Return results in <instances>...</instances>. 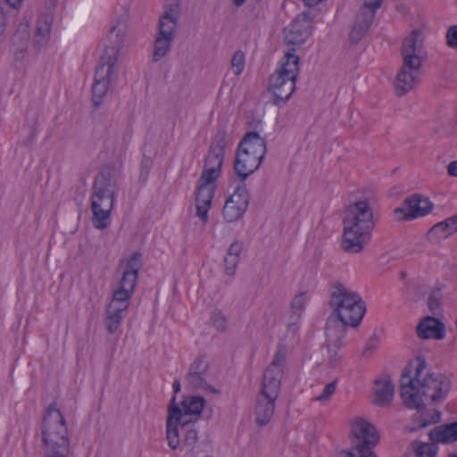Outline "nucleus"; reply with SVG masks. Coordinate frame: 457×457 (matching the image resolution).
<instances>
[{"mask_svg":"<svg viewBox=\"0 0 457 457\" xmlns=\"http://www.w3.org/2000/svg\"><path fill=\"white\" fill-rule=\"evenodd\" d=\"M175 402L176 396L174 395L170 401L166 420V439L171 450L179 448L180 431L193 427L195 423V421L187 419L189 414H185V411Z\"/></svg>","mask_w":457,"mask_h":457,"instance_id":"7","label":"nucleus"},{"mask_svg":"<svg viewBox=\"0 0 457 457\" xmlns=\"http://www.w3.org/2000/svg\"><path fill=\"white\" fill-rule=\"evenodd\" d=\"M344 226L354 229L372 232L374 228L373 212L370 204L364 201H357L350 204L345 212Z\"/></svg>","mask_w":457,"mask_h":457,"instance_id":"8","label":"nucleus"},{"mask_svg":"<svg viewBox=\"0 0 457 457\" xmlns=\"http://www.w3.org/2000/svg\"><path fill=\"white\" fill-rule=\"evenodd\" d=\"M337 382V379H335L332 382L328 383L324 387L323 392L319 396L315 397L314 400L318 402H324L328 400L336 391Z\"/></svg>","mask_w":457,"mask_h":457,"instance_id":"44","label":"nucleus"},{"mask_svg":"<svg viewBox=\"0 0 457 457\" xmlns=\"http://www.w3.org/2000/svg\"><path fill=\"white\" fill-rule=\"evenodd\" d=\"M416 362L413 378L410 366H406L403 370L400 379L401 397L409 409L421 410L425 408V403L420 394L438 403L446 398L451 383L448 378L440 373H428L421 378L427 366L426 360L419 356Z\"/></svg>","mask_w":457,"mask_h":457,"instance_id":"1","label":"nucleus"},{"mask_svg":"<svg viewBox=\"0 0 457 457\" xmlns=\"http://www.w3.org/2000/svg\"><path fill=\"white\" fill-rule=\"evenodd\" d=\"M129 305V303L112 302L111 301L110 303L108 304L106 310L110 311L111 312H115V313H119V314L125 316L127 313Z\"/></svg>","mask_w":457,"mask_h":457,"instance_id":"46","label":"nucleus"},{"mask_svg":"<svg viewBox=\"0 0 457 457\" xmlns=\"http://www.w3.org/2000/svg\"><path fill=\"white\" fill-rule=\"evenodd\" d=\"M96 122L101 126H103L104 130H107L112 127V117L105 112H99L96 116Z\"/></svg>","mask_w":457,"mask_h":457,"instance_id":"50","label":"nucleus"},{"mask_svg":"<svg viewBox=\"0 0 457 457\" xmlns=\"http://www.w3.org/2000/svg\"><path fill=\"white\" fill-rule=\"evenodd\" d=\"M322 0H303L305 5H308L310 7L315 6L319 3H320Z\"/></svg>","mask_w":457,"mask_h":457,"instance_id":"61","label":"nucleus"},{"mask_svg":"<svg viewBox=\"0 0 457 457\" xmlns=\"http://www.w3.org/2000/svg\"><path fill=\"white\" fill-rule=\"evenodd\" d=\"M371 232L354 229L344 226V234L341 242L342 249L348 253H361L369 242Z\"/></svg>","mask_w":457,"mask_h":457,"instance_id":"18","label":"nucleus"},{"mask_svg":"<svg viewBox=\"0 0 457 457\" xmlns=\"http://www.w3.org/2000/svg\"><path fill=\"white\" fill-rule=\"evenodd\" d=\"M231 68L235 75H240L245 68V54L242 51H237L231 60Z\"/></svg>","mask_w":457,"mask_h":457,"instance_id":"40","label":"nucleus"},{"mask_svg":"<svg viewBox=\"0 0 457 457\" xmlns=\"http://www.w3.org/2000/svg\"><path fill=\"white\" fill-rule=\"evenodd\" d=\"M220 175V170L214 167L204 166V169L200 176L198 183L205 185H213V182Z\"/></svg>","mask_w":457,"mask_h":457,"instance_id":"36","label":"nucleus"},{"mask_svg":"<svg viewBox=\"0 0 457 457\" xmlns=\"http://www.w3.org/2000/svg\"><path fill=\"white\" fill-rule=\"evenodd\" d=\"M447 174L457 178V161H453L447 165Z\"/></svg>","mask_w":457,"mask_h":457,"instance_id":"55","label":"nucleus"},{"mask_svg":"<svg viewBox=\"0 0 457 457\" xmlns=\"http://www.w3.org/2000/svg\"><path fill=\"white\" fill-rule=\"evenodd\" d=\"M137 277L138 275L134 272L123 271L119 287L132 293L137 285Z\"/></svg>","mask_w":457,"mask_h":457,"instance_id":"37","label":"nucleus"},{"mask_svg":"<svg viewBox=\"0 0 457 457\" xmlns=\"http://www.w3.org/2000/svg\"><path fill=\"white\" fill-rule=\"evenodd\" d=\"M215 186L199 183L195 192L196 216L204 222L208 220V212L214 196Z\"/></svg>","mask_w":457,"mask_h":457,"instance_id":"20","label":"nucleus"},{"mask_svg":"<svg viewBox=\"0 0 457 457\" xmlns=\"http://www.w3.org/2000/svg\"><path fill=\"white\" fill-rule=\"evenodd\" d=\"M239 262V257L228 256L224 258L225 270L228 275L232 276L235 273L236 268Z\"/></svg>","mask_w":457,"mask_h":457,"instance_id":"48","label":"nucleus"},{"mask_svg":"<svg viewBox=\"0 0 457 457\" xmlns=\"http://www.w3.org/2000/svg\"><path fill=\"white\" fill-rule=\"evenodd\" d=\"M205 400L203 396H187L182 401V411L185 414L199 416L204 407Z\"/></svg>","mask_w":457,"mask_h":457,"instance_id":"31","label":"nucleus"},{"mask_svg":"<svg viewBox=\"0 0 457 457\" xmlns=\"http://www.w3.org/2000/svg\"><path fill=\"white\" fill-rule=\"evenodd\" d=\"M430 423H431L430 421H425V422H423V423L421 424V427H422V428H425V427L428 426Z\"/></svg>","mask_w":457,"mask_h":457,"instance_id":"64","label":"nucleus"},{"mask_svg":"<svg viewBox=\"0 0 457 457\" xmlns=\"http://www.w3.org/2000/svg\"><path fill=\"white\" fill-rule=\"evenodd\" d=\"M116 65L99 61L95 71V80L92 85V102L99 106L106 96L110 83L117 77Z\"/></svg>","mask_w":457,"mask_h":457,"instance_id":"11","label":"nucleus"},{"mask_svg":"<svg viewBox=\"0 0 457 457\" xmlns=\"http://www.w3.org/2000/svg\"><path fill=\"white\" fill-rule=\"evenodd\" d=\"M328 304L332 312L327 319L326 337L338 347L345 336L346 328L360 325L366 304L359 294L341 283L331 286Z\"/></svg>","mask_w":457,"mask_h":457,"instance_id":"2","label":"nucleus"},{"mask_svg":"<svg viewBox=\"0 0 457 457\" xmlns=\"http://www.w3.org/2000/svg\"><path fill=\"white\" fill-rule=\"evenodd\" d=\"M375 383L378 386L381 385L375 392V398L373 403L376 405L384 407L387 406L391 403L394 394H395V386L391 379H386L383 382L379 380H376Z\"/></svg>","mask_w":457,"mask_h":457,"instance_id":"26","label":"nucleus"},{"mask_svg":"<svg viewBox=\"0 0 457 457\" xmlns=\"http://www.w3.org/2000/svg\"><path fill=\"white\" fill-rule=\"evenodd\" d=\"M295 81L296 79L277 71L270 76L268 91L272 94V103L275 105L281 106L291 97L295 89Z\"/></svg>","mask_w":457,"mask_h":457,"instance_id":"13","label":"nucleus"},{"mask_svg":"<svg viewBox=\"0 0 457 457\" xmlns=\"http://www.w3.org/2000/svg\"><path fill=\"white\" fill-rule=\"evenodd\" d=\"M224 156L225 155L212 153L208 150V154L205 157L204 166L212 168L214 167L215 169L221 170L224 162Z\"/></svg>","mask_w":457,"mask_h":457,"instance_id":"41","label":"nucleus"},{"mask_svg":"<svg viewBox=\"0 0 457 457\" xmlns=\"http://www.w3.org/2000/svg\"><path fill=\"white\" fill-rule=\"evenodd\" d=\"M305 305L304 294L296 295L291 302V309L294 312H301Z\"/></svg>","mask_w":457,"mask_h":457,"instance_id":"51","label":"nucleus"},{"mask_svg":"<svg viewBox=\"0 0 457 457\" xmlns=\"http://www.w3.org/2000/svg\"><path fill=\"white\" fill-rule=\"evenodd\" d=\"M125 31L126 17L125 15H120L117 18L115 23L111 27V29L105 39L106 43L104 46V52L101 55L99 61L116 65L120 49L123 46Z\"/></svg>","mask_w":457,"mask_h":457,"instance_id":"10","label":"nucleus"},{"mask_svg":"<svg viewBox=\"0 0 457 457\" xmlns=\"http://www.w3.org/2000/svg\"><path fill=\"white\" fill-rule=\"evenodd\" d=\"M286 360L287 347L284 345H279L272 361L263 374L261 389V395H262V396H267L271 400H277L280 391Z\"/></svg>","mask_w":457,"mask_h":457,"instance_id":"5","label":"nucleus"},{"mask_svg":"<svg viewBox=\"0 0 457 457\" xmlns=\"http://www.w3.org/2000/svg\"><path fill=\"white\" fill-rule=\"evenodd\" d=\"M312 18L310 13L303 12L298 14L289 26L288 31L285 36V42L288 46H300L303 45L311 34ZM295 50V47L292 48Z\"/></svg>","mask_w":457,"mask_h":457,"instance_id":"15","label":"nucleus"},{"mask_svg":"<svg viewBox=\"0 0 457 457\" xmlns=\"http://www.w3.org/2000/svg\"><path fill=\"white\" fill-rule=\"evenodd\" d=\"M417 335L420 338H434L441 340L445 336V324L438 319L427 316L416 328Z\"/></svg>","mask_w":457,"mask_h":457,"instance_id":"21","label":"nucleus"},{"mask_svg":"<svg viewBox=\"0 0 457 457\" xmlns=\"http://www.w3.org/2000/svg\"><path fill=\"white\" fill-rule=\"evenodd\" d=\"M275 401L267 396H262V395L257 399L255 419L259 426H265L271 419L274 413Z\"/></svg>","mask_w":457,"mask_h":457,"instance_id":"25","label":"nucleus"},{"mask_svg":"<svg viewBox=\"0 0 457 457\" xmlns=\"http://www.w3.org/2000/svg\"><path fill=\"white\" fill-rule=\"evenodd\" d=\"M172 40L173 39H167V37H162L158 34L154 43V51L153 55V61L154 62H158L168 54L170 49V43Z\"/></svg>","mask_w":457,"mask_h":457,"instance_id":"32","label":"nucleus"},{"mask_svg":"<svg viewBox=\"0 0 457 457\" xmlns=\"http://www.w3.org/2000/svg\"><path fill=\"white\" fill-rule=\"evenodd\" d=\"M243 249V245L241 243L235 241L232 243L228 249L227 255L228 256H234V257H239L240 253Z\"/></svg>","mask_w":457,"mask_h":457,"instance_id":"54","label":"nucleus"},{"mask_svg":"<svg viewBox=\"0 0 457 457\" xmlns=\"http://www.w3.org/2000/svg\"><path fill=\"white\" fill-rule=\"evenodd\" d=\"M285 58L286 61L281 62L280 67L276 71L278 72H284V75L296 79L299 73V56L292 53H287L285 54Z\"/></svg>","mask_w":457,"mask_h":457,"instance_id":"30","label":"nucleus"},{"mask_svg":"<svg viewBox=\"0 0 457 457\" xmlns=\"http://www.w3.org/2000/svg\"><path fill=\"white\" fill-rule=\"evenodd\" d=\"M445 220L449 224V227H450L452 232L453 234L455 232H457V214L453 215V216H452L450 218H447Z\"/></svg>","mask_w":457,"mask_h":457,"instance_id":"56","label":"nucleus"},{"mask_svg":"<svg viewBox=\"0 0 457 457\" xmlns=\"http://www.w3.org/2000/svg\"><path fill=\"white\" fill-rule=\"evenodd\" d=\"M435 443L436 442L432 441L430 444H424L419 441H414L412 443V447L416 457H434L438 450V447Z\"/></svg>","mask_w":457,"mask_h":457,"instance_id":"33","label":"nucleus"},{"mask_svg":"<svg viewBox=\"0 0 457 457\" xmlns=\"http://www.w3.org/2000/svg\"><path fill=\"white\" fill-rule=\"evenodd\" d=\"M442 290L441 288H436L431 291L429 294L428 299V309L433 312L436 313V311L439 310L441 300H442Z\"/></svg>","mask_w":457,"mask_h":457,"instance_id":"38","label":"nucleus"},{"mask_svg":"<svg viewBox=\"0 0 457 457\" xmlns=\"http://www.w3.org/2000/svg\"><path fill=\"white\" fill-rule=\"evenodd\" d=\"M345 457H378L374 452H368L366 454L354 455L352 451L345 453Z\"/></svg>","mask_w":457,"mask_h":457,"instance_id":"58","label":"nucleus"},{"mask_svg":"<svg viewBox=\"0 0 457 457\" xmlns=\"http://www.w3.org/2000/svg\"><path fill=\"white\" fill-rule=\"evenodd\" d=\"M142 255L140 253H134L130 259L128 261L125 270L134 272L138 275V271L142 266Z\"/></svg>","mask_w":457,"mask_h":457,"instance_id":"42","label":"nucleus"},{"mask_svg":"<svg viewBox=\"0 0 457 457\" xmlns=\"http://www.w3.org/2000/svg\"><path fill=\"white\" fill-rule=\"evenodd\" d=\"M378 347V338L374 336L370 337L366 343V346L361 353L364 358H370Z\"/></svg>","mask_w":457,"mask_h":457,"instance_id":"49","label":"nucleus"},{"mask_svg":"<svg viewBox=\"0 0 457 457\" xmlns=\"http://www.w3.org/2000/svg\"><path fill=\"white\" fill-rule=\"evenodd\" d=\"M446 38L448 46L452 48L457 49V25L449 28Z\"/></svg>","mask_w":457,"mask_h":457,"instance_id":"52","label":"nucleus"},{"mask_svg":"<svg viewBox=\"0 0 457 457\" xmlns=\"http://www.w3.org/2000/svg\"><path fill=\"white\" fill-rule=\"evenodd\" d=\"M131 294V292L119 287V288L113 292V295L111 301L125 302L129 303Z\"/></svg>","mask_w":457,"mask_h":457,"instance_id":"47","label":"nucleus"},{"mask_svg":"<svg viewBox=\"0 0 457 457\" xmlns=\"http://www.w3.org/2000/svg\"><path fill=\"white\" fill-rule=\"evenodd\" d=\"M383 0H364L363 4L361 8L372 11L376 13V11L381 6Z\"/></svg>","mask_w":457,"mask_h":457,"instance_id":"53","label":"nucleus"},{"mask_svg":"<svg viewBox=\"0 0 457 457\" xmlns=\"http://www.w3.org/2000/svg\"><path fill=\"white\" fill-rule=\"evenodd\" d=\"M5 29V15L3 7L0 6V36L4 33Z\"/></svg>","mask_w":457,"mask_h":457,"instance_id":"57","label":"nucleus"},{"mask_svg":"<svg viewBox=\"0 0 457 457\" xmlns=\"http://www.w3.org/2000/svg\"><path fill=\"white\" fill-rule=\"evenodd\" d=\"M212 324L213 326L219 330V331H225L227 328V320L224 317V315L221 313V312L217 311L213 312V315L212 317Z\"/></svg>","mask_w":457,"mask_h":457,"instance_id":"45","label":"nucleus"},{"mask_svg":"<svg viewBox=\"0 0 457 457\" xmlns=\"http://www.w3.org/2000/svg\"><path fill=\"white\" fill-rule=\"evenodd\" d=\"M124 315L106 310L105 327L110 334H114L120 328Z\"/></svg>","mask_w":457,"mask_h":457,"instance_id":"35","label":"nucleus"},{"mask_svg":"<svg viewBox=\"0 0 457 457\" xmlns=\"http://www.w3.org/2000/svg\"><path fill=\"white\" fill-rule=\"evenodd\" d=\"M453 234L449 224L445 220L429 228L427 233V239L432 244H439L442 240L446 239Z\"/></svg>","mask_w":457,"mask_h":457,"instance_id":"28","label":"nucleus"},{"mask_svg":"<svg viewBox=\"0 0 457 457\" xmlns=\"http://www.w3.org/2000/svg\"><path fill=\"white\" fill-rule=\"evenodd\" d=\"M172 388H173V391L175 394L180 392L181 386H180L179 379H178V378L174 379L173 384H172Z\"/></svg>","mask_w":457,"mask_h":457,"instance_id":"60","label":"nucleus"},{"mask_svg":"<svg viewBox=\"0 0 457 457\" xmlns=\"http://www.w3.org/2000/svg\"><path fill=\"white\" fill-rule=\"evenodd\" d=\"M420 34V30L414 29L410 36L403 40L402 46V70L420 74L422 62L419 55L420 48L418 46V38Z\"/></svg>","mask_w":457,"mask_h":457,"instance_id":"14","label":"nucleus"},{"mask_svg":"<svg viewBox=\"0 0 457 457\" xmlns=\"http://www.w3.org/2000/svg\"><path fill=\"white\" fill-rule=\"evenodd\" d=\"M149 163H150L149 160H145L142 162V172H141L142 174H143L145 169V173L147 174L148 169H149Z\"/></svg>","mask_w":457,"mask_h":457,"instance_id":"62","label":"nucleus"},{"mask_svg":"<svg viewBox=\"0 0 457 457\" xmlns=\"http://www.w3.org/2000/svg\"><path fill=\"white\" fill-rule=\"evenodd\" d=\"M327 341H328V352H329L328 363L330 368H335L339 364V362L341 361V355L338 353V349L341 346V344L339 345L338 347H337L335 345L334 342H330L328 337H327ZM341 342H342V340L340 341V343Z\"/></svg>","mask_w":457,"mask_h":457,"instance_id":"39","label":"nucleus"},{"mask_svg":"<svg viewBox=\"0 0 457 457\" xmlns=\"http://www.w3.org/2000/svg\"><path fill=\"white\" fill-rule=\"evenodd\" d=\"M238 146L239 148L247 150L250 154L262 158H264L267 153L265 139L255 131L247 132L241 139Z\"/></svg>","mask_w":457,"mask_h":457,"instance_id":"22","label":"nucleus"},{"mask_svg":"<svg viewBox=\"0 0 457 457\" xmlns=\"http://www.w3.org/2000/svg\"><path fill=\"white\" fill-rule=\"evenodd\" d=\"M42 440L47 457H67L70 452V438L65 419L52 403L47 407L41 424Z\"/></svg>","mask_w":457,"mask_h":457,"instance_id":"4","label":"nucleus"},{"mask_svg":"<svg viewBox=\"0 0 457 457\" xmlns=\"http://www.w3.org/2000/svg\"><path fill=\"white\" fill-rule=\"evenodd\" d=\"M6 3L12 8H18L21 6L23 0H5Z\"/></svg>","mask_w":457,"mask_h":457,"instance_id":"59","label":"nucleus"},{"mask_svg":"<svg viewBox=\"0 0 457 457\" xmlns=\"http://www.w3.org/2000/svg\"><path fill=\"white\" fill-rule=\"evenodd\" d=\"M208 370V361L204 356L199 355L189 366L186 376L189 386L194 389H204L212 393H217V390L207 383Z\"/></svg>","mask_w":457,"mask_h":457,"instance_id":"16","label":"nucleus"},{"mask_svg":"<svg viewBox=\"0 0 457 457\" xmlns=\"http://www.w3.org/2000/svg\"><path fill=\"white\" fill-rule=\"evenodd\" d=\"M176 12L173 9L165 11L164 14L161 17L159 22V32L162 37L167 39H174L175 28L177 25Z\"/></svg>","mask_w":457,"mask_h":457,"instance_id":"27","label":"nucleus"},{"mask_svg":"<svg viewBox=\"0 0 457 457\" xmlns=\"http://www.w3.org/2000/svg\"><path fill=\"white\" fill-rule=\"evenodd\" d=\"M419 75L400 69L394 79V88L397 96H403L419 84Z\"/></svg>","mask_w":457,"mask_h":457,"instance_id":"23","label":"nucleus"},{"mask_svg":"<svg viewBox=\"0 0 457 457\" xmlns=\"http://www.w3.org/2000/svg\"><path fill=\"white\" fill-rule=\"evenodd\" d=\"M263 158L258 157L237 146L234 162V170L241 182L259 169Z\"/></svg>","mask_w":457,"mask_h":457,"instance_id":"17","label":"nucleus"},{"mask_svg":"<svg viewBox=\"0 0 457 457\" xmlns=\"http://www.w3.org/2000/svg\"><path fill=\"white\" fill-rule=\"evenodd\" d=\"M350 437L353 445V453L354 455L366 454L372 452L379 436L376 428L363 418L358 417L351 422Z\"/></svg>","mask_w":457,"mask_h":457,"instance_id":"6","label":"nucleus"},{"mask_svg":"<svg viewBox=\"0 0 457 457\" xmlns=\"http://www.w3.org/2000/svg\"><path fill=\"white\" fill-rule=\"evenodd\" d=\"M429 439L436 443H453L457 441V421L445 425L438 426L431 429Z\"/></svg>","mask_w":457,"mask_h":457,"instance_id":"24","label":"nucleus"},{"mask_svg":"<svg viewBox=\"0 0 457 457\" xmlns=\"http://www.w3.org/2000/svg\"><path fill=\"white\" fill-rule=\"evenodd\" d=\"M250 196L246 185L241 182L226 201L222 214L226 221L234 222L243 217L249 205Z\"/></svg>","mask_w":457,"mask_h":457,"instance_id":"12","label":"nucleus"},{"mask_svg":"<svg viewBox=\"0 0 457 457\" xmlns=\"http://www.w3.org/2000/svg\"><path fill=\"white\" fill-rule=\"evenodd\" d=\"M116 189V169L114 165H105L95 178L91 194L92 223L95 228L104 229L108 227Z\"/></svg>","mask_w":457,"mask_h":457,"instance_id":"3","label":"nucleus"},{"mask_svg":"<svg viewBox=\"0 0 457 457\" xmlns=\"http://www.w3.org/2000/svg\"><path fill=\"white\" fill-rule=\"evenodd\" d=\"M245 2V0H233L234 4L237 6H241Z\"/></svg>","mask_w":457,"mask_h":457,"instance_id":"63","label":"nucleus"},{"mask_svg":"<svg viewBox=\"0 0 457 457\" xmlns=\"http://www.w3.org/2000/svg\"><path fill=\"white\" fill-rule=\"evenodd\" d=\"M180 433H183V438H180V445L178 450H193L198 441L197 431L193 427H191L180 431Z\"/></svg>","mask_w":457,"mask_h":457,"instance_id":"34","label":"nucleus"},{"mask_svg":"<svg viewBox=\"0 0 457 457\" xmlns=\"http://www.w3.org/2000/svg\"><path fill=\"white\" fill-rule=\"evenodd\" d=\"M375 18V13L370 10L360 8L355 14L353 23L349 33V40L356 44L367 34Z\"/></svg>","mask_w":457,"mask_h":457,"instance_id":"19","label":"nucleus"},{"mask_svg":"<svg viewBox=\"0 0 457 457\" xmlns=\"http://www.w3.org/2000/svg\"><path fill=\"white\" fill-rule=\"evenodd\" d=\"M434 204L420 194H413L403 200V204L394 210L397 220H412L430 213Z\"/></svg>","mask_w":457,"mask_h":457,"instance_id":"9","label":"nucleus"},{"mask_svg":"<svg viewBox=\"0 0 457 457\" xmlns=\"http://www.w3.org/2000/svg\"><path fill=\"white\" fill-rule=\"evenodd\" d=\"M51 29V17L44 15L37 20V34L45 37L50 32Z\"/></svg>","mask_w":457,"mask_h":457,"instance_id":"43","label":"nucleus"},{"mask_svg":"<svg viewBox=\"0 0 457 457\" xmlns=\"http://www.w3.org/2000/svg\"><path fill=\"white\" fill-rule=\"evenodd\" d=\"M230 143V138L228 136L224 127H219L212 138L209 151L216 154L225 155L226 146Z\"/></svg>","mask_w":457,"mask_h":457,"instance_id":"29","label":"nucleus"}]
</instances>
